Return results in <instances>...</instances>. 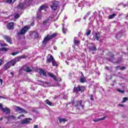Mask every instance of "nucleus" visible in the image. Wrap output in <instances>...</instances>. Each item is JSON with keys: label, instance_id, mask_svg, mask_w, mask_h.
Listing matches in <instances>:
<instances>
[{"label": "nucleus", "instance_id": "nucleus-1", "mask_svg": "<svg viewBox=\"0 0 128 128\" xmlns=\"http://www.w3.org/2000/svg\"><path fill=\"white\" fill-rule=\"evenodd\" d=\"M46 10V6L42 5L40 6V8L36 12V18L38 20H42V10Z\"/></svg>", "mask_w": 128, "mask_h": 128}, {"label": "nucleus", "instance_id": "nucleus-2", "mask_svg": "<svg viewBox=\"0 0 128 128\" xmlns=\"http://www.w3.org/2000/svg\"><path fill=\"white\" fill-rule=\"evenodd\" d=\"M29 30H30V26H26L21 29L20 32H19L18 33V36H20V35L24 36V35L25 34H26V32Z\"/></svg>", "mask_w": 128, "mask_h": 128}, {"label": "nucleus", "instance_id": "nucleus-3", "mask_svg": "<svg viewBox=\"0 0 128 128\" xmlns=\"http://www.w3.org/2000/svg\"><path fill=\"white\" fill-rule=\"evenodd\" d=\"M14 110L16 112H19V114H24V113L28 114V111L18 106H14Z\"/></svg>", "mask_w": 128, "mask_h": 128}, {"label": "nucleus", "instance_id": "nucleus-4", "mask_svg": "<svg viewBox=\"0 0 128 128\" xmlns=\"http://www.w3.org/2000/svg\"><path fill=\"white\" fill-rule=\"evenodd\" d=\"M50 6L53 10H56L58 6V1H53L51 2Z\"/></svg>", "mask_w": 128, "mask_h": 128}, {"label": "nucleus", "instance_id": "nucleus-5", "mask_svg": "<svg viewBox=\"0 0 128 128\" xmlns=\"http://www.w3.org/2000/svg\"><path fill=\"white\" fill-rule=\"evenodd\" d=\"M74 92H84V86L78 85V86H74Z\"/></svg>", "mask_w": 128, "mask_h": 128}, {"label": "nucleus", "instance_id": "nucleus-6", "mask_svg": "<svg viewBox=\"0 0 128 128\" xmlns=\"http://www.w3.org/2000/svg\"><path fill=\"white\" fill-rule=\"evenodd\" d=\"M122 58H120L118 62H116V60L114 58V55H112L110 58H108V61L110 62H113V64H120V62H122Z\"/></svg>", "mask_w": 128, "mask_h": 128}, {"label": "nucleus", "instance_id": "nucleus-7", "mask_svg": "<svg viewBox=\"0 0 128 128\" xmlns=\"http://www.w3.org/2000/svg\"><path fill=\"white\" fill-rule=\"evenodd\" d=\"M0 108L1 110H2V112H5L6 114H10V110L9 108H8L7 107H2V104H0Z\"/></svg>", "mask_w": 128, "mask_h": 128}, {"label": "nucleus", "instance_id": "nucleus-8", "mask_svg": "<svg viewBox=\"0 0 128 128\" xmlns=\"http://www.w3.org/2000/svg\"><path fill=\"white\" fill-rule=\"evenodd\" d=\"M76 104L75 106L76 108H78V110H80V108H82L84 110V104H82V100L77 101L76 102Z\"/></svg>", "mask_w": 128, "mask_h": 128}, {"label": "nucleus", "instance_id": "nucleus-9", "mask_svg": "<svg viewBox=\"0 0 128 128\" xmlns=\"http://www.w3.org/2000/svg\"><path fill=\"white\" fill-rule=\"evenodd\" d=\"M54 60V56L52 54H48V56H46V64H50Z\"/></svg>", "mask_w": 128, "mask_h": 128}, {"label": "nucleus", "instance_id": "nucleus-10", "mask_svg": "<svg viewBox=\"0 0 128 128\" xmlns=\"http://www.w3.org/2000/svg\"><path fill=\"white\" fill-rule=\"evenodd\" d=\"M32 120L30 118H26L21 121V124H28Z\"/></svg>", "mask_w": 128, "mask_h": 128}, {"label": "nucleus", "instance_id": "nucleus-11", "mask_svg": "<svg viewBox=\"0 0 128 128\" xmlns=\"http://www.w3.org/2000/svg\"><path fill=\"white\" fill-rule=\"evenodd\" d=\"M48 40H50V37L48 36V34L44 39L42 42V46H46V44H48Z\"/></svg>", "mask_w": 128, "mask_h": 128}, {"label": "nucleus", "instance_id": "nucleus-12", "mask_svg": "<svg viewBox=\"0 0 128 128\" xmlns=\"http://www.w3.org/2000/svg\"><path fill=\"white\" fill-rule=\"evenodd\" d=\"M43 26L45 28H48L49 26H50V22L49 19L45 20L42 23Z\"/></svg>", "mask_w": 128, "mask_h": 128}, {"label": "nucleus", "instance_id": "nucleus-13", "mask_svg": "<svg viewBox=\"0 0 128 128\" xmlns=\"http://www.w3.org/2000/svg\"><path fill=\"white\" fill-rule=\"evenodd\" d=\"M92 46H88V49L89 50L90 52H94L96 50V45L94 43L91 44Z\"/></svg>", "mask_w": 128, "mask_h": 128}, {"label": "nucleus", "instance_id": "nucleus-14", "mask_svg": "<svg viewBox=\"0 0 128 128\" xmlns=\"http://www.w3.org/2000/svg\"><path fill=\"white\" fill-rule=\"evenodd\" d=\"M22 70H24V72H30L32 70L30 69V68L26 66V65L23 66Z\"/></svg>", "mask_w": 128, "mask_h": 128}, {"label": "nucleus", "instance_id": "nucleus-15", "mask_svg": "<svg viewBox=\"0 0 128 128\" xmlns=\"http://www.w3.org/2000/svg\"><path fill=\"white\" fill-rule=\"evenodd\" d=\"M82 75V77L80 78V82L82 84H84V82H86V78L85 76H84V74L82 72L81 73Z\"/></svg>", "mask_w": 128, "mask_h": 128}, {"label": "nucleus", "instance_id": "nucleus-16", "mask_svg": "<svg viewBox=\"0 0 128 128\" xmlns=\"http://www.w3.org/2000/svg\"><path fill=\"white\" fill-rule=\"evenodd\" d=\"M4 40H6V42H9V44H12V38H10V37L9 36H4Z\"/></svg>", "mask_w": 128, "mask_h": 128}, {"label": "nucleus", "instance_id": "nucleus-17", "mask_svg": "<svg viewBox=\"0 0 128 128\" xmlns=\"http://www.w3.org/2000/svg\"><path fill=\"white\" fill-rule=\"evenodd\" d=\"M10 68V66L8 62L5 64H4L3 68H4V70H8V68Z\"/></svg>", "mask_w": 128, "mask_h": 128}, {"label": "nucleus", "instance_id": "nucleus-18", "mask_svg": "<svg viewBox=\"0 0 128 128\" xmlns=\"http://www.w3.org/2000/svg\"><path fill=\"white\" fill-rule=\"evenodd\" d=\"M24 3H20L18 6V10H24Z\"/></svg>", "mask_w": 128, "mask_h": 128}, {"label": "nucleus", "instance_id": "nucleus-19", "mask_svg": "<svg viewBox=\"0 0 128 128\" xmlns=\"http://www.w3.org/2000/svg\"><path fill=\"white\" fill-rule=\"evenodd\" d=\"M48 75L50 78H53L54 80L58 82V79L56 78V76H54V74H52V73L48 72Z\"/></svg>", "mask_w": 128, "mask_h": 128}, {"label": "nucleus", "instance_id": "nucleus-20", "mask_svg": "<svg viewBox=\"0 0 128 128\" xmlns=\"http://www.w3.org/2000/svg\"><path fill=\"white\" fill-rule=\"evenodd\" d=\"M8 30H12L14 29V22H10L7 25Z\"/></svg>", "mask_w": 128, "mask_h": 128}, {"label": "nucleus", "instance_id": "nucleus-21", "mask_svg": "<svg viewBox=\"0 0 128 128\" xmlns=\"http://www.w3.org/2000/svg\"><path fill=\"white\" fill-rule=\"evenodd\" d=\"M73 42H74V44H76V46H78V44L80 42V41L78 40V38L76 37L74 38Z\"/></svg>", "mask_w": 128, "mask_h": 128}, {"label": "nucleus", "instance_id": "nucleus-22", "mask_svg": "<svg viewBox=\"0 0 128 128\" xmlns=\"http://www.w3.org/2000/svg\"><path fill=\"white\" fill-rule=\"evenodd\" d=\"M32 35L35 38H39L40 36L38 35V33L36 31H34L32 32Z\"/></svg>", "mask_w": 128, "mask_h": 128}, {"label": "nucleus", "instance_id": "nucleus-23", "mask_svg": "<svg viewBox=\"0 0 128 128\" xmlns=\"http://www.w3.org/2000/svg\"><path fill=\"white\" fill-rule=\"evenodd\" d=\"M6 120H16V116L12 115L9 116H5Z\"/></svg>", "mask_w": 128, "mask_h": 128}, {"label": "nucleus", "instance_id": "nucleus-24", "mask_svg": "<svg viewBox=\"0 0 128 128\" xmlns=\"http://www.w3.org/2000/svg\"><path fill=\"white\" fill-rule=\"evenodd\" d=\"M39 72L40 74H42L44 76H46V71L42 69H40L39 70Z\"/></svg>", "mask_w": 128, "mask_h": 128}, {"label": "nucleus", "instance_id": "nucleus-25", "mask_svg": "<svg viewBox=\"0 0 128 128\" xmlns=\"http://www.w3.org/2000/svg\"><path fill=\"white\" fill-rule=\"evenodd\" d=\"M100 34L96 33L95 35L94 36V38H96V40H100Z\"/></svg>", "mask_w": 128, "mask_h": 128}, {"label": "nucleus", "instance_id": "nucleus-26", "mask_svg": "<svg viewBox=\"0 0 128 128\" xmlns=\"http://www.w3.org/2000/svg\"><path fill=\"white\" fill-rule=\"evenodd\" d=\"M8 63H9L10 66H14L16 64L14 60H11L10 62H8Z\"/></svg>", "mask_w": 128, "mask_h": 128}, {"label": "nucleus", "instance_id": "nucleus-27", "mask_svg": "<svg viewBox=\"0 0 128 128\" xmlns=\"http://www.w3.org/2000/svg\"><path fill=\"white\" fill-rule=\"evenodd\" d=\"M58 120H59V122L60 124H62V122H66V118H60V117L58 118Z\"/></svg>", "mask_w": 128, "mask_h": 128}, {"label": "nucleus", "instance_id": "nucleus-28", "mask_svg": "<svg viewBox=\"0 0 128 128\" xmlns=\"http://www.w3.org/2000/svg\"><path fill=\"white\" fill-rule=\"evenodd\" d=\"M56 36H58L57 33H54V34H52V35L48 34V36H49V38H50V40H52V38H56Z\"/></svg>", "mask_w": 128, "mask_h": 128}, {"label": "nucleus", "instance_id": "nucleus-29", "mask_svg": "<svg viewBox=\"0 0 128 128\" xmlns=\"http://www.w3.org/2000/svg\"><path fill=\"white\" fill-rule=\"evenodd\" d=\"M45 102L46 104H48V106H52V103L50 101L48 100H45Z\"/></svg>", "mask_w": 128, "mask_h": 128}, {"label": "nucleus", "instance_id": "nucleus-30", "mask_svg": "<svg viewBox=\"0 0 128 128\" xmlns=\"http://www.w3.org/2000/svg\"><path fill=\"white\" fill-rule=\"evenodd\" d=\"M62 30L63 32V33L64 34H66L68 29L66 28H64V24H62Z\"/></svg>", "mask_w": 128, "mask_h": 128}, {"label": "nucleus", "instance_id": "nucleus-31", "mask_svg": "<svg viewBox=\"0 0 128 128\" xmlns=\"http://www.w3.org/2000/svg\"><path fill=\"white\" fill-rule=\"evenodd\" d=\"M116 16V14L115 13H114L112 14L109 15L108 18L109 20H112V18H114Z\"/></svg>", "mask_w": 128, "mask_h": 128}, {"label": "nucleus", "instance_id": "nucleus-32", "mask_svg": "<svg viewBox=\"0 0 128 128\" xmlns=\"http://www.w3.org/2000/svg\"><path fill=\"white\" fill-rule=\"evenodd\" d=\"M104 118H106L105 117H103L102 118H96L93 120L94 122H100V120H104Z\"/></svg>", "mask_w": 128, "mask_h": 128}, {"label": "nucleus", "instance_id": "nucleus-33", "mask_svg": "<svg viewBox=\"0 0 128 128\" xmlns=\"http://www.w3.org/2000/svg\"><path fill=\"white\" fill-rule=\"evenodd\" d=\"M90 32H92V31L90 29H87L86 30V32L85 34V36H90Z\"/></svg>", "mask_w": 128, "mask_h": 128}, {"label": "nucleus", "instance_id": "nucleus-34", "mask_svg": "<svg viewBox=\"0 0 128 128\" xmlns=\"http://www.w3.org/2000/svg\"><path fill=\"white\" fill-rule=\"evenodd\" d=\"M51 62L53 66H58V64H56V60L54 59Z\"/></svg>", "mask_w": 128, "mask_h": 128}, {"label": "nucleus", "instance_id": "nucleus-35", "mask_svg": "<svg viewBox=\"0 0 128 128\" xmlns=\"http://www.w3.org/2000/svg\"><path fill=\"white\" fill-rule=\"evenodd\" d=\"M116 68L117 70H126V67H124V66L120 67V66H118Z\"/></svg>", "mask_w": 128, "mask_h": 128}, {"label": "nucleus", "instance_id": "nucleus-36", "mask_svg": "<svg viewBox=\"0 0 128 128\" xmlns=\"http://www.w3.org/2000/svg\"><path fill=\"white\" fill-rule=\"evenodd\" d=\"M122 32H119L118 33L116 36V38H122Z\"/></svg>", "mask_w": 128, "mask_h": 128}, {"label": "nucleus", "instance_id": "nucleus-37", "mask_svg": "<svg viewBox=\"0 0 128 128\" xmlns=\"http://www.w3.org/2000/svg\"><path fill=\"white\" fill-rule=\"evenodd\" d=\"M13 60H14V61H15L16 63V62H20V57L16 58Z\"/></svg>", "mask_w": 128, "mask_h": 128}, {"label": "nucleus", "instance_id": "nucleus-38", "mask_svg": "<svg viewBox=\"0 0 128 128\" xmlns=\"http://www.w3.org/2000/svg\"><path fill=\"white\" fill-rule=\"evenodd\" d=\"M16 0H8L6 1L7 4H11V2H14Z\"/></svg>", "mask_w": 128, "mask_h": 128}, {"label": "nucleus", "instance_id": "nucleus-39", "mask_svg": "<svg viewBox=\"0 0 128 128\" xmlns=\"http://www.w3.org/2000/svg\"><path fill=\"white\" fill-rule=\"evenodd\" d=\"M116 90L117 92H121V94H124V90H120V88H117Z\"/></svg>", "mask_w": 128, "mask_h": 128}, {"label": "nucleus", "instance_id": "nucleus-40", "mask_svg": "<svg viewBox=\"0 0 128 128\" xmlns=\"http://www.w3.org/2000/svg\"><path fill=\"white\" fill-rule=\"evenodd\" d=\"M20 54V52L19 51H18L16 52H12V56H16V54Z\"/></svg>", "mask_w": 128, "mask_h": 128}, {"label": "nucleus", "instance_id": "nucleus-41", "mask_svg": "<svg viewBox=\"0 0 128 128\" xmlns=\"http://www.w3.org/2000/svg\"><path fill=\"white\" fill-rule=\"evenodd\" d=\"M128 100V98L126 97H125L123 98V100L122 101V102H126Z\"/></svg>", "mask_w": 128, "mask_h": 128}, {"label": "nucleus", "instance_id": "nucleus-42", "mask_svg": "<svg viewBox=\"0 0 128 128\" xmlns=\"http://www.w3.org/2000/svg\"><path fill=\"white\" fill-rule=\"evenodd\" d=\"M90 100H92L93 101L94 100V95L91 94V95L90 96Z\"/></svg>", "mask_w": 128, "mask_h": 128}, {"label": "nucleus", "instance_id": "nucleus-43", "mask_svg": "<svg viewBox=\"0 0 128 128\" xmlns=\"http://www.w3.org/2000/svg\"><path fill=\"white\" fill-rule=\"evenodd\" d=\"M2 50H3L4 52H6V50H8V48L4 47L2 48Z\"/></svg>", "mask_w": 128, "mask_h": 128}, {"label": "nucleus", "instance_id": "nucleus-44", "mask_svg": "<svg viewBox=\"0 0 128 128\" xmlns=\"http://www.w3.org/2000/svg\"><path fill=\"white\" fill-rule=\"evenodd\" d=\"M14 17L16 18H20V15H18V14H16Z\"/></svg>", "mask_w": 128, "mask_h": 128}, {"label": "nucleus", "instance_id": "nucleus-45", "mask_svg": "<svg viewBox=\"0 0 128 128\" xmlns=\"http://www.w3.org/2000/svg\"><path fill=\"white\" fill-rule=\"evenodd\" d=\"M42 84H46V86H48V84L46 82H42Z\"/></svg>", "mask_w": 128, "mask_h": 128}, {"label": "nucleus", "instance_id": "nucleus-46", "mask_svg": "<svg viewBox=\"0 0 128 128\" xmlns=\"http://www.w3.org/2000/svg\"><path fill=\"white\" fill-rule=\"evenodd\" d=\"M24 114H21L18 118H24Z\"/></svg>", "mask_w": 128, "mask_h": 128}, {"label": "nucleus", "instance_id": "nucleus-47", "mask_svg": "<svg viewBox=\"0 0 128 128\" xmlns=\"http://www.w3.org/2000/svg\"><path fill=\"white\" fill-rule=\"evenodd\" d=\"M0 98H4V100H8V98L4 97L2 96H0Z\"/></svg>", "mask_w": 128, "mask_h": 128}, {"label": "nucleus", "instance_id": "nucleus-48", "mask_svg": "<svg viewBox=\"0 0 128 128\" xmlns=\"http://www.w3.org/2000/svg\"><path fill=\"white\" fill-rule=\"evenodd\" d=\"M90 14V12H88L86 14V16H88Z\"/></svg>", "mask_w": 128, "mask_h": 128}, {"label": "nucleus", "instance_id": "nucleus-49", "mask_svg": "<svg viewBox=\"0 0 128 128\" xmlns=\"http://www.w3.org/2000/svg\"><path fill=\"white\" fill-rule=\"evenodd\" d=\"M0 84L2 86V80L0 79Z\"/></svg>", "mask_w": 128, "mask_h": 128}, {"label": "nucleus", "instance_id": "nucleus-50", "mask_svg": "<svg viewBox=\"0 0 128 128\" xmlns=\"http://www.w3.org/2000/svg\"><path fill=\"white\" fill-rule=\"evenodd\" d=\"M8 46V44H4L2 45V46Z\"/></svg>", "mask_w": 128, "mask_h": 128}, {"label": "nucleus", "instance_id": "nucleus-51", "mask_svg": "<svg viewBox=\"0 0 128 128\" xmlns=\"http://www.w3.org/2000/svg\"><path fill=\"white\" fill-rule=\"evenodd\" d=\"M74 104V102L72 101V102H70L69 103V104Z\"/></svg>", "mask_w": 128, "mask_h": 128}, {"label": "nucleus", "instance_id": "nucleus-52", "mask_svg": "<svg viewBox=\"0 0 128 128\" xmlns=\"http://www.w3.org/2000/svg\"><path fill=\"white\" fill-rule=\"evenodd\" d=\"M20 60H22V58H26V56H20Z\"/></svg>", "mask_w": 128, "mask_h": 128}, {"label": "nucleus", "instance_id": "nucleus-53", "mask_svg": "<svg viewBox=\"0 0 128 128\" xmlns=\"http://www.w3.org/2000/svg\"><path fill=\"white\" fill-rule=\"evenodd\" d=\"M86 18H88L87 16L86 15L85 16H84V20H86Z\"/></svg>", "mask_w": 128, "mask_h": 128}, {"label": "nucleus", "instance_id": "nucleus-54", "mask_svg": "<svg viewBox=\"0 0 128 128\" xmlns=\"http://www.w3.org/2000/svg\"><path fill=\"white\" fill-rule=\"evenodd\" d=\"M106 70H110V67L108 66H106Z\"/></svg>", "mask_w": 128, "mask_h": 128}, {"label": "nucleus", "instance_id": "nucleus-55", "mask_svg": "<svg viewBox=\"0 0 128 128\" xmlns=\"http://www.w3.org/2000/svg\"><path fill=\"white\" fill-rule=\"evenodd\" d=\"M80 22V19H78V20H75V22Z\"/></svg>", "mask_w": 128, "mask_h": 128}, {"label": "nucleus", "instance_id": "nucleus-56", "mask_svg": "<svg viewBox=\"0 0 128 128\" xmlns=\"http://www.w3.org/2000/svg\"><path fill=\"white\" fill-rule=\"evenodd\" d=\"M38 125H35V126H34V128H38Z\"/></svg>", "mask_w": 128, "mask_h": 128}, {"label": "nucleus", "instance_id": "nucleus-57", "mask_svg": "<svg viewBox=\"0 0 128 128\" xmlns=\"http://www.w3.org/2000/svg\"><path fill=\"white\" fill-rule=\"evenodd\" d=\"M10 74H12V76H14V72H10Z\"/></svg>", "mask_w": 128, "mask_h": 128}, {"label": "nucleus", "instance_id": "nucleus-58", "mask_svg": "<svg viewBox=\"0 0 128 128\" xmlns=\"http://www.w3.org/2000/svg\"><path fill=\"white\" fill-rule=\"evenodd\" d=\"M2 60L0 59V66H2Z\"/></svg>", "mask_w": 128, "mask_h": 128}, {"label": "nucleus", "instance_id": "nucleus-59", "mask_svg": "<svg viewBox=\"0 0 128 128\" xmlns=\"http://www.w3.org/2000/svg\"><path fill=\"white\" fill-rule=\"evenodd\" d=\"M68 62H68L66 60V64H68Z\"/></svg>", "mask_w": 128, "mask_h": 128}, {"label": "nucleus", "instance_id": "nucleus-60", "mask_svg": "<svg viewBox=\"0 0 128 128\" xmlns=\"http://www.w3.org/2000/svg\"><path fill=\"white\" fill-rule=\"evenodd\" d=\"M67 60L70 62V60H72V59L68 58Z\"/></svg>", "mask_w": 128, "mask_h": 128}, {"label": "nucleus", "instance_id": "nucleus-61", "mask_svg": "<svg viewBox=\"0 0 128 128\" xmlns=\"http://www.w3.org/2000/svg\"><path fill=\"white\" fill-rule=\"evenodd\" d=\"M97 74H98V76H100V72H98Z\"/></svg>", "mask_w": 128, "mask_h": 128}, {"label": "nucleus", "instance_id": "nucleus-62", "mask_svg": "<svg viewBox=\"0 0 128 128\" xmlns=\"http://www.w3.org/2000/svg\"><path fill=\"white\" fill-rule=\"evenodd\" d=\"M0 120H2V118H0Z\"/></svg>", "mask_w": 128, "mask_h": 128}, {"label": "nucleus", "instance_id": "nucleus-63", "mask_svg": "<svg viewBox=\"0 0 128 128\" xmlns=\"http://www.w3.org/2000/svg\"><path fill=\"white\" fill-rule=\"evenodd\" d=\"M54 50H56V46H54Z\"/></svg>", "mask_w": 128, "mask_h": 128}, {"label": "nucleus", "instance_id": "nucleus-64", "mask_svg": "<svg viewBox=\"0 0 128 128\" xmlns=\"http://www.w3.org/2000/svg\"><path fill=\"white\" fill-rule=\"evenodd\" d=\"M111 85L112 86H114V84H112Z\"/></svg>", "mask_w": 128, "mask_h": 128}]
</instances>
